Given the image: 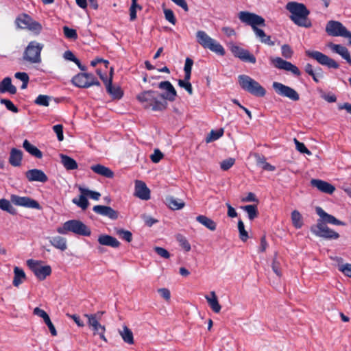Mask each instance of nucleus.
Wrapping results in <instances>:
<instances>
[{
  "label": "nucleus",
  "mask_w": 351,
  "mask_h": 351,
  "mask_svg": "<svg viewBox=\"0 0 351 351\" xmlns=\"http://www.w3.org/2000/svg\"><path fill=\"white\" fill-rule=\"evenodd\" d=\"M238 17L242 23L252 27L256 36L259 38L261 43L269 46L275 45V43L271 40V37L266 35L263 29L258 27V26H265V21L261 16L247 11H241L238 14Z\"/></svg>",
  "instance_id": "1"
},
{
  "label": "nucleus",
  "mask_w": 351,
  "mask_h": 351,
  "mask_svg": "<svg viewBox=\"0 0 351 351\" xmlns=\"http://www.w3.org/2000/svg\"><path fill=\"white\" fill-rule=\"evenodd\" d=\"M137 99L145 109L153 111H162L167 108V102L165 100V95L158 91L149 90L139 93Z\"/></svg>",
  "instance_id": "2"
},
{
  "label": "nucleus",
  "mask_w": 351,
  "mask_h": 351,
  "mask_svg": "<svg viewBox=\"0 0 351 351\" xmlns=\"http://www.w3.org/2000/svg\"><path fill=\"white\" fill-rule=\"evenodd\" d=\"M286 9L291 13L290 19L297 25L304 27H311L312 23L308 19L310 11L302 3L296 1L288 2Z\"/></svg>",
  "instance_id": "3"
},
{
  "label": "nucleus",
  "mask_w": 351,
  "mask_h": 351,
  "mask_svg": "<svg viewBox=\"0 0 351 351\" xmlns=\"http://www.w3.org/2000/svg\"><path fill=\"white\" fill-rule=\"evenodd\" d=\"M57 232L61 234H66L68 232H71L75 234L86 237L91 234L90 229L82 221L77 219H71L64 222L62 227L57 228Z\"/></svg>",
  "instance_id": "4"
},
{
  "label": "nucleus",
  "mask_w": 351,
  "mask_h": 351,
  "mask_svg": "<svg viewBox=\"0 0 351 351\" xmlns=\"http://www.w3.org/2000/svg\"><path fill=\"white\" fill-rule=\"evenodd\" d=\"M196 38L197 43L204 49H208L219 56L225 55L226 52L223 47L216 40L209 36L204 31H197Z\"/></svg>",
  "instance_id": "5"
},
{
  "label": "nucleus",
  "mask_w": 351,
  "mask_h": 351,
  "mask_svg": "<svg viewBox=\"0 0 351 351\" xmlns=\"http://www.w3.org/2000/svg\"><path fill=\"white\" fill-rule=\"evenodd\" d=\"M238 81L242 89L254 96L263 97L266 94L265 89L258 82L248 75H239Z\"/></svg>",
  "instance_id": "6"
},
{
  "label": "nucleus",
  "mask_w": 351,
  "mask_h": 351,
  "mask_svg": "<svg viewBox=\"0 0 351 351\" xmlns=\"http://www.w3.org/2000/svg\"><path fill=\"white\" fill-rule=\"evenodd\" d=\"M43 45L36 41H31L25 49L23 59L32 64H37L41 62L40 53Z\"/></svg>",
  "instance_id": "7"
},
{
  "label": "nucleus",
  "mask_w": 351,
  "mask_h": 351,
  "mask_svg": "<svg viewBox=\"0 0 351 351\" xmlns=\"http://www.w3.org/2000/svg\"><path fill=\"white\" fill-rule=\"evenodd\" d=\"M17 27L20 29H27L36 34H39L42 29V25L34 21L29 15L22 14L19 15L15 21Z\"/></svg>",
  "instance_id": "8"
},
{
  "label": "nucleus",
  "mask_w": 351,
  "mask_h": 351,
  "mask_svg": "<svg viewBox=\"0 0 351 351\" xmlns=\"http://www.w3.org/2000/svg\"><path fill=\"white\" fill-rule=\"evenodd\" d=\"M26 263L39 280H44L51 274V266L43 265V262L41 261L28 259Z\"/></svg>",
  "instance_id": "9"
},
{
  "label": "nucleus",
  "mask_w": 351,
  "mask_h": 351,
  "mask_svg": "<svg viewBox=\"0 0 351 351\" xmlns=\"http://www.w3.org/2000/svg\"><path fill=\"white\" fill-rule=\"evenodd\" d=\"M72 83L79 88H88L93 85L100 86L99 82L91 73H80L75 75Z\"/></svg>",
  "instance_id": "10"
},
{
  "label": "nucleus",
  "mask_w": 351,
  "mask_h": 351,
  "mask_svg": "<svg viewBox=\"0 0 351 351\" xmlns=\"http://www.w3.org/2000/svg\"><path fill=\"white\" fill-rule=\"evenodd\" d=\"M311 231L317 237L326 239H337L339 233L329 228L322 221H317V223L311 226Z\"/></svg>",
  "instance_id": "11"
},
{
  "label": "nucleus",
  "mask_w": 351,
  "mask_h": 351,
  "mask_svg": "<svg viewBox=\"0 0 351 351\" xmlns=\"http://www.w3.org/2000/svg\"><path fill=\"white\" fill-rule=\"evenodd\" d=\"M272 87L275 92L280 96L287 97L291 101H297L300 99L298 93L290 86H286L280 82H274Z\"/></svg>",
  "instance_id": "12"
},
{
  "label": "nucleus",
  "mask_w": 351,
  "mask_h": 351,
  "mask_svg": "<svg viewBox=\"0 0 351 351\" xmlns=\"http://www.w3.org/2000/svg\"><path fill=\"white\" fill-rule=\"evenodd\" d=\"M269 60L271 64L278 69L289 71L297 77L301 75L299 69L290 62L286 61L280 57H271Z\"/></svg>",
  "instance_id": "13"
},
{
  "label": "nucleus",
  "mask_w": 351,
  "mask_h": 351,
  "mask_svg": "<svg viewBox=\"0 0 351 351\" xmlns=\"http://www.w3.org/2000/svg\"><path fill=\"white\" fill-rule=\"evenodd\" d=\"M306 54L308 57L315 60L320 64L326 66L328 68L338 69L339 66V64L335 60L318 51L308 50L306 51Z\"/></svg>",
  "instance_id": "14"
},
{
  "label": "nucleus",
  "mask_w": 351,
  "mask_h": 351,
  "mask_svg": "<svg viewBox=\"0 0 351 351\" xmlns=\"http://www.w3.org/2000/svg\"><path fill=\"white\" fill-rule=\"evenodd\" d=\"M11 202L16 206L38 210L41 209V206L39 203L36 200L29 197H21L17 195H12L11 196Z\"/></svg>",
  "instance_id": "15"
},
{
  "label": "nucleus",
  "mask_w": 351,
  "mask_h": 351,
  "mask_svg": "<svg viewBox=\"0 0 351 351\" xmlns=\"http://www.w3.org/2000/svg\"><path fill=\"white\" fill-rule=\"evenodd\" d=\"M85 317L88 318V324L92 327L93 330V334L99 335L101 339L104 341H107V339L104 335L106 328L104 326H102L98 322L96 315L95 314H85Z\"/></svg>",
  "instance_id": "16"
},
{
  "label": "nucleus",
  "mask_w": 351,
  "mask_h": 351,
  "mask_svg": "<svg viewBox=\"0 0 351 351\" xmlns=\"http://www.w3.org/2000/svg\"><path fill=\"white\" fill-rule=\"evenodd\" d=\"M326 32L332 36H342L346 32V27L337 21H329L326 26Z\"/></svg>",
  "instance_id": "17"
},
{
  "label": "nucleus",
  "mask_w": 351,
  "mask_h": 351,
  "mask_svg": "<svg viewBox=\"0 0 351 351\" xmlns=\"http://www.w3.org/2000/svg\"><path fill=\"white\" fill-rule=\"evenodd\" d=\"M231 51L234 55L235 57L239 58L243 62H250L252 64L256 63V59L255 56L250 53V52L239 46H232L231 48Z\"/></svg>",
  "instance_id": "18"
},
{
  "label": "nucleus",
  "mask_w": 351,
  "mask_h": 351,
  "mask_svg": "<svg viewBox=\"0 0 351 351\" xmlns=\"http://www.w3.org/2000/svg\"><path fill=\"white\" fill-rule=\"evenodd\" d=\"M93 210L97 215L107 217L112 220H117L119 218V212L110 206L96 205L93 206Z\"/></svg>",
  "instance_id": "19"
},
{
  "label": "nucleus",
  "mask_w": 351,
  "mask_h": 351,
  "mask_svg": "<svg viewBox=\"0 0 351 351\" xmlns=\"http://www.w3.org/2000/svg\"><path fill=\"white\" fill-rule=\"evenodd\" d=\"M25 176L29 182H40L45 183L48 180V177L43 171L38 169H32L25 172Z\"/></svg>",
  "instance_id": "20"
},
{
  "label": "nucleus",
  "mask_w": 351,
  "mask_h": 351,
  "mask_svg": "<svg viewBox=\"0 0 351 351\" xmlns=\"http://www.w3.org/2000/svg\"><path fill=\"white\" fill-rule=\"evenodd\" d=\"M112 73L113 69L112 68H111L109 80L105 81L106 90L108 93H109L113 99H119L123 96V92L120 87L112 86Z\"/></svg>",
  "instance_id": "21"
},
{
  "label": "nucleus",
  "mask_w": 351,
  "mask_h": 351,
  "mask_svg": "<svg viewBox=\"0 0 351 351\" xmlns=\"http://www.w3.org/2000/svg\"><path fill=\"white\" fill-rule=\"evenodd\" d=\"M134 195L141 199L148 200L150 199V190L144 182L136 180Z\"/></svg>",
  "instance_id": "22"
},
{
  "label": "nucleus",
  "mask_w": 351,
  "mask_h": 351,
  "mask_svg": "<svg viewBox=\"0 0 351 351\" xmlns=\"http://www.w3.org/2000/svg\"><path fill=\"white\" fill-rule=\"evenodd\" d=\"M315 210L316 213L322 218L320 221H322L324 224L330 223L336 226H345L344 222L336 219L333 215L328 214L321 207H316Z\"/></svg>",
  "instance_id": "23"
},
{
  "label": "nucleus",
  "mask_w": 351,
  "mask_h": 351,
  "mask_svg": "<svg viewBox=\"0 0 351 351\" xmlns=\"http://www.w3.org/2000/svg\"><path fill=\"white\" fill-rule=\"evenodd\" d=\"M158 88L162 90H165L166 93L165 95V100H169L173 101L177 96L176 90L173 85L169 81H163L158 84Z\"/></svg>",
  "instance_id": "24"
},
{
  "label": "nucleus",
  "mask_w": 351,
  "mask_h": 351,
  "mask_svg": "<svg viewBox=\"0 0 351 351\" xmlns=\"http://www.w3.org/2000/svg\"><path fill=\"white\" fill-rule=\"evenodd\" d=\"M328 47L331 49L332 51L340 55L348 62L350 65H351L350 54L348 49L346 47L339 44H334L332 43H328Z\"/></svg>",
  "instance_id": "25"
},
{
  "label": "nucleus",
  "mask_w": 351,
  "mask_h": 351,
  "mask_svg": "<svg viewBox=\"0 0 351 351\" xmlns=\"http://www.w3.org/2000/svg\"><path fill=\"white\" fill-rule=\"evenodd\" d=\"M311 184L313 187H316L318 190L325 193L332 194L335 190L333 185L322 180L312 179Z\"/></svg>",
  "instance_id": "26"
},
{
  "label": "nucleus",
  "mask_w": 351,
  "mask_h": 351,
  "mask_svg": "<svg viewBox=\"0 0 351 351\" xmlns=\"http://www.w3.org/2000/svg\"><path fill=\"white\" fill-rule=\"evenodd\" d=\"M98 243L101 245L117 248L120 246V242L114 237L108 234H101L98 237Z\"/></svg>",
  "instance_id": "27"
},
{
  "label": "nucleus",
  "mask_w": 351,
  "mask_h": 351,
  "mask_svg": "<svg viewBox=\"0 0 351 351\" xmlns=\"http://www.w3.org/2000/svg\"><path fill=\"white\" fill-rule=\"evenodd\" d=\"M16 88L12 85V80L9 77H5L0 82V93H9L11 95L16 93Z\"/></svg>",
  "instance_id": "28"
},
{
  "label": "nucleus",
  "mask_w": 351,
  "mask_h": 351,
  "mask_svg": "<svg viewBox=\"0 0 351 351\" xmlns=\"http://www.w3.org/2000/svg\"><path fill=\"white\" fill-rule=\"evenodd\" d=\"M23 159V152L18 149L12 148L10 150L9 162L13 167H19Z\"/></svg>",
  "instance_id": "29"
},
{
  "label": "nucleus",
  "mask_w": 351,
  "mask_h": 351,
  "mask_svg": "<svg viewBox=\"0 0 351 351\" xmlns=\"http://www.w3.org/2000/svg\"><path fill=\"white\" fill-rule=\"evenodd\" d=\"M90 169L95 173L102 176L107 178H112L114 177V172L108 167L102 165L97 164L92 165Z\"/></svg>",
  "instance_id": "30"
},
{
  "label": "nucleus",
  "mask_w": 351,
  "mask_h": 351,
  "mask_svg": "<svg viewBox=\"0 0 351 351\" xmlns=\"http://www.w3.org/2000/svg\"><path fill=\"white\" fill-rule=\"evenodd\" d=\"M205 298L209 305V306L211 308V309L213 311V312L218 313L220 312L221 306L219 304L217 295L215 294V291H211L209 295H205Z\"/></svg>",
  "instance_id": "31"
},
{
  "label": "nucleus",
  "mask_w": 351,
  "mask_h": 351,
  "mask_svg": "<svg viewBox=\"0 0 351 351\" xmlns=\"http://www.w3.org/2000/svg\"><path fill=\"white\" fill-rule=\"evenodd\" d=\"M26 279V275L23 269L19 267H14V278L12 284L14 287H18L21 285Z\"/></svg>",
  "instance_id": "32"
},
{
  "label": "nucleus",
  "mask_w": 351,
  "mask_h": 351,
  "mask_svg": "<svg viewBox=\"0 0 351 351\" xmlns=\"http://www.w3.org/2000/svg\"><path fill=\"white\" fill-rule=\"evenodd\" d=\"M119 334L125 343L129 345L134 344V341L133 332L127 326H123L122 329L119 330Z\"/></svg>",
  "instance_id": "33"
},
{
  "label": "nucleus",
  "mask_w": 351,
  "mask_h": 351,
  "mask_svg": "<svg viewBox=\"0 0 351 351\" xmlns=\"http://www.w3.org/2000/svg\"><path fill=\"white\" fill-rule=\"evenodd\" d=\"M49 243L54 247L64 251L67 248L66 239L60 236L53 237L49 239Z\"/></svg>",
  "instance_id": "34"
},
{
  "label": "nucleus",
  "mask_w": 351,
  "mask_h": 351,
  "mask_svg": "<svg viewBox=\"0 0 351 351\" xmlns=\"http://www.w3.org/2000/svg\"><path fill=\"white\" fill-rule=\"evenodd\" d=\"M61 163L66 170H74L78 167L77 162L70 156L60 154Z\"/></svg>",
  "instance_id": "35"
},
{
  "label": "nucleus",
  "mask_w": 351,
  "mask_h": 351,
  "mask_svg": "<svg viewBox=\"0 0 351 351\" xmlns=\"http://www.w3.org/2000/svg\"><path fill=\"white\" fill-rule=\"evenodd\" d=\"M23 147L32 156L41 158L43 157L42 152L36 146L32 145L28 140H25L23 143Z\"/></svg>",
  "instance_id": "36"
},
{
  "label": "nucleus",
  "mask_w": 351,
  "mask_h": 351,
  "mask_svg": "<svg viewBox=\"0 0 351 351\" xmlns=\"http://www.w3.org/2000/svg\"><path fill=\"white\" fill-rule=\"evenodd\" d=\"M196 220L211 231H214L216 230V223L213 220L207 217L205 215H198L196 217Z\"/></svg>",
  "instance_id": "37"
},
{
  "label": "nucleus",
  "mask_w": 351,
  "mask_h": 351,
  "mask_svg": "<svg viewBox=\"0 0 351 351\" xmlns=\"http://www.w3.org/2000/svg\"><path fill=\"white\" fill-rule=\"evenodd\" d=\"M165 203L171 210H179L184 206V202L176 199L172 196L167 197Z\"/></svg>",
  "instance_id": "38"
},
{
  "label": "nucleus",
  "mask_w": 351,
  "mask_h": 351,
  "mask_svg": "<svg viewBox=\"0 0 351 351\" xmlns=\"http://www.w3.org/2000/svg\"><path fill=\"white\" fill-rule=\"evenodd\" d=\"M87 195H84V193H81L80 195L78 198H73L72 202L76 204L78 207L82 208L83 210H86L88 205L89 202L87 199Z\"/></svg>",
  "instance_id": "39"
},
{
  "label": "nucleus",
  "mask_w": 351,
  "mask_h": 351,
  "mask_svg": "<svg viewBox=\"0 0 351 351\" xmlns=\"http://www.w3.org/2000/svg\"><path fill=\"white\" fill-rule=\"evenodd\" d=\"M291 221L295 228H300L303 225V221L301 214L299 211L295 210L291 213Z\"/></svg>",
  "instance_id": "40"
},
{
  "label": "nucleus",
  "mask_w": 351,
  "mask_h": 351,
  "mask_svg": "<svg viewBox=\"0 0 351 351\" xmlns=\"http://www.w3.org/2000/svg\"><path fill=\"white\" fill-rule=\"evenodd\" d=\"M241 208L247 213L250 220H253L258 216L257 206L256 205H246Z\"/></svg>",
  "instance_id": "41"
},
{
  "label": "nucleus",
  "mask_w": 351,
  "mask_h": 351,
  "mask_svg": "<svg viewBox=\"0 0 351 351\" xmlns=\"http://www.w3.org/2000/svg\"><path fill=\"white\" fill-rule=\"evenodd\" d=\"M0 208L12 215L16 214V209L12 206L10 202L6 199H0Z\"/></svg>",
  "instance_id": "42"
},
{
  "label": "nucleus",
  "mask_w": 351,
  "mask_h": 351,
  "mask_svg": "<svg viewBox=\"0 0 351 351\" xmlns=\"http://www.w3.org/2000/svg\"><path fill=\"white\" fill-rule=\"evenodd\" d=\"M223 134V130L219 129L218 130H212L206 138V143H210L219 139Z\"/></svg>",
  "instance_id": "43"
},
{
  "label": "nucleus",
  "mask_w": 351,
  "mask_h": 351,
  "mask_svg": "<svg viewBox=\"0 0 351 351\" xmlns=\"http://www.w3.org/2000/svg\"><path fill=\"white\" fill-rule=\"evenodd\" d=\"M115 232L120 238L126 241L127 242H131L132 240V234L129 230L116 228Z\"/></svg>",
  "instance_id": "44"
},
{
  "label": "nucleus",
  "mask_w": 351,
  "mask_h": 351,
  "mask_svg": "<svg viewBox=\"0 0 351 351\" xmlns=\"http://www.w3.org/2000/svg\"><path fill=\"white\" fill-rule=\"evenodd\" d=\"M51 97L45 95H39L34 101V103L41 106H49Z\"/></svg>",
  "instance_id": "45"
},
{
  "label": "nucleus",
  "mask_w": 351,
  "mask_h": 351,
  "mask_svg": "<svg viewBox=\"0 0 351 351\" xmlns=\"http://www.w3.org/2000/svg\"><path fill=\"white\" fill-rule=\"evenodd\" d=\"M176 239L179 242L180 245L186 251L189 252L191 249V245L182 234H178L176 236Z\"/></svg>",
  "instance_id": "46"
},
{
  "label": "nucleus",
  "mask_w": 351,
  "mask_h": 351,
  "mask_svg": "<svg viewBox=\"0 0 351 351\" xmlns=\"http://www.w3.org/2000/svg\"><path fill=\"white\" fill-rule=\"evenodd\" d=\"M79 190L80 193H84V195H86L94 200H98L101 196V194L99 192L90 191L88 189L80 187Z\"/></svg>",
  "instance_id": "47"
},
{
  "label": "nucleus",
  "mask_w": 351,
  "mask_h": 351,
  "mask_svg": "<svg viewBox=\"0 0 351 351\" xmlns=\"http://www.w3.org/2000/svg\"><path fill=\"white\" fill-rule=\"evenodd\" d=\"M62 29L66 38L74 40L77 38V34L75 29L69 28L67 26H64Z\"/></svg>",
  "instance_id": "48"
},
{
  "label": "nucleus",
  "mask_w": 351,
  "mask_h": 351,
  "mask_svg": "<svg viewBox=\"0 0 351 351\" xmlns=\"http://www.w3.org/2000/svg\"><path fill=\"white\" fill-rule=\"evenodd\" d=\"M294 143L295 145L296 149L302 153L306 154L310 156L312 154L311 152L308 150L303 143L300 142L297 138H293Z\"/></svg>",
  "instance_id": "49"
},
{
  "label": "nucleus",
  "mask_w": 351,
  "mask_h": 351,
  "mask_svg": "<svg viewBox=\"0 0 351 351\" xmlns=\"http://www.w3.org/2000/svg\"><path fill=\"white\" fill-rule=\"evenodd\" d=\"M257 163L261 165L264 170L269 171L275 170V167L266 162L265 157L259 156L257 159Z\"/></svg>",
  "instance_id": "50"
},
{
  "label": "nucleus",
  "mask_w": 351,
  "mask_h": 351,
  "mask_svg": "<svg viewBox=\"0 0 351 351\" xmlns=\"http://www.w3.org/2000/svg\"><path fill=\"white\" fill-rule=\"evenodd\" d=\"M238 229H239V232L240 239L243 241H246L247 240L248 237H248V233L245 230L244 223H243V222L241 220H239L238 221Z\"/></svg>",
  "instance_id": "51"
},
{
  "label": "nucleus",
  "mask_w": 351,
  "mask_h": 351,
  "mask_svg": "<svg viewBox=\"0 0 351 351\" xmlns=\"http://www.w3.org/2000/svg\"><path fill=\"white\" fill-rule=\"evenodd\" d=\"M282 56L286 59H290L293 54V51L289 45H283L281 47Z\"/></svg>",
  "instance_id": "52"
},
{
  "label": "nucleus",
  "mask_w": 351,
  "mask_h": 351,
  "mask_svg": "<svg viewBox=\"0 0 351 351\" xmlns=\"http://www.w3.org/2000/svg\"><path fill=\"white\" fill-rule=\"evenodd\" d=\"M338 269L345 276L351 278V264H339Z\"/></svg>",
  "instance_id": "53"
},
{
  "label": "nucleus",
  "mask_w": 351,
  "mask_h": 351,
  "mask_svg": "<svg viewBox=\"0 0 351 351\" xmlns=\"http://www.w3.org/2000/svg\"><path fill=\"white\" fill-rule=\"evenodd\" d=\"M234 158H229L228 159H226L221 162V169L223 171H227L234 165Z\"/></svg>",
  "instance_id": "54"
},
{
  "label": "nucleus",
  "mask_w": 351,
  "mask_h": 351,
  "mask_svg": "<svg viewBox=\"0 0 351 351\" xmlns=\"http://www.w3.org/2000/svg\"><path fill=\"white\" fill-rule=\"evenodd\" d=\"M164 14L165 19L173 25L176 23V19L173 12L170 9H164Z\"/></svg>",
  "instance_id": "55"
},
{
  "label": "nucleus",
  "mask_w": 351,
  "mask_h": 351,
  "mask_svg": "<svg viewBox=\"0 0 351 351\" xmlns=\"http://www.w3.org/2000/svg\"><path fill=\"white\" fill-rule=\"evenodd\" d=\"M0 103L4 104L6 108L13 112H18V108L14 105V104L9 99H1Z\"/></svg>",
  "instance_id": "56"
},
{
  "label": "nucleus",
  "mask_w": 351,
  "mask_h": 351,
  "mask_svg": "<svg viewBox=\"0 0 351 351\" xmlns=\"http://www.w3.org/2000/svg\"><path fill=\"white\" fill-rule=\"evenodd\" d=\"M53 130L56 134L58 141H62L64 139L62 125H61V124L55 125L53 127Z\"/></svg>",
  "instance_id": "57"
},
{
  "label": "nucleus",
  "mask_w": 351,
  "mask_h": 351,
  "mask_svg": "<svg viewBox=\"0 0 351 351\" xmlns=\"http://www.w3.org/2000/svg\"><path fill=\"white\" fill-rule=\"evenodd\" d=\"M178 85L180 87L184 88L189 93V95L193 94L192 85L189 82H185L184 80H179Z\"/></svg>",
  "instance_id": "58"
},
{
  "label": "nucleus",
  "mask_w": 351,
  "mask_h": 351,
  "mask_svg": "<svg viewBox=\"0 0 351 351\" xmlns=\"http://www.w3.org/2000/svg\"><path fill=\"white\" fill-rule=\"evenodd\" d=\"M141 218L143 219L145 223L149 227L152 226L154 223L158 221L157 219L145 214L142 215Z\"/></svg>",
  "instance_id": "59"
},
{
  "label": "nucleus",
  "mask_w": 351,
  "mask_h": 351,
  "mask_svg": "<svg viewBox=\"0 0 351 351\" xmlns=\"http://www.w3.org/2000/svg\"><path fill=\"white\" fill-rule=\"evenodd\" d=\"M154 251L161 257L169 258L170 257L169 252L162 247H156Z\"/></svg>",
  "instance_id": "60"
},
{
  "label": "nucleus",
  "mask_w": 351,
  "mask_h": 351,
  "mask_svg": "<svg viewBox=\"0 0 351 351\" xmlns=\"http://www.w3.org/2000/svg\"><path fill=\"white\" fill-rule=\"evenodd\" d=\"M163 157L162 153L159 149H155L153 154L151 155L150 158L153 162H158Z\"/></svg>",
  "instance_id": "61"
},
{
  "label": "nucleus",
  "mask_w": 351,
  "mask_h": 351,
  "mask_svg": "<svg viewBox=\"0 0 351 351\" xmlns=\"http://www.w3.org/2000/svg\"><path fill=\"white\" fill-rule=\"evenodd\" d=\"M33 313L41 318L43 319V321L46 320L49 316V315L43 309L36 307L34 309Z\"/></svg>",
  "instance_id": "62"
},
{
  "label": "nucleus",
  "mask_w": 351,
  "mask_h": 351,
  "mask_svg": "<svg viewBox=\"0 0 351 351\" xmlns=\"http://www.w3.org/2000/svg\"><path fill=\"white\" fill-rule=\"evenodd\" d=\"M158 292L160 295L167 301H169L171 298L170 291L167 288H160L158 290Z\"/></svg>",
  "instance_id": "63"
},
{
  "label": "nucleus",
  "mask_w": 351,
  "mask_h": 351,
  "mask_svg": "<svg viewBox=\"0 0 351 351\" xmlns=\"http://www.w3.org/2000/svg\"><path fill=\"white\" fill-rule=\"evenodd\" d=\"M44 322L48 326L51 335L52 336H56L57 335V331L56 330V328H55L54 325L51 322V321L50 319V317H49L46 320L44 321Z\"/></svg>",
  "instance_id": "64"
}]
</instances>
